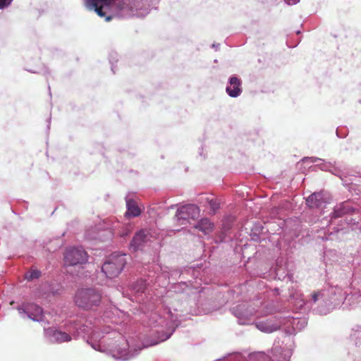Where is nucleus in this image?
Returning <instances> with one entry per match:
<instances>
[{"mask_svg":"<svg viewBox=\"0 0 361 361\" xmlns=\"http://www.w3.org/2000/svg\"><path fill=\"white\" fill-rule=\"evenodd\" d=\"M64 259L71 266L83 264L87 261V254L82 247H72L66 250Z\"/></svg>","mask_w":361,"mask_h":361,"instance_id":"nucleus-8","label":"nucleus"},{"mask_svg":"<svg viewBox=\"0 0 361 361\" xmlns=\"http://www.w3.org/2000/svg\"><path fill=\"white\" fill-rule=\"evenodd\" d=\"M233 314L238 318L240 324H247L254 315L252 310H248L244 304L238 305L232 309Z\"/></svg>","mask_w":361,"mask_h":361,"instance_id":"nucleus-10","label":"nucleus"},{"mask_svg":"<svg viewBox=\"0 0 361 361\" xmlns=\"http://www.w3.org/2000/svg\"><path fill=\"white\" fill-rule=\"evenodd\" d=\"M259 356L260 357H264V354H263V353H259Z\"/></svg>","mask_w":361,"mask_h":361,"instance_id":"nucleus-33","label":"nucleus"},{"mask_svg":"<svg viewBox=\"0 0 361 361\" xmlns=\"http://www.w3.org/2000/svg\"><path fill=\"white\" fill-rule=\"evenodd\" d=\"M201 203L205 202L210 208V212L212 214H215L217 210L219 209L220 203L219 200L214 197L204 196L201 197L200 200Z\"/></svg>","mask_w":361,"mask_h":361,"instance_id":"nucleus-21","label":"nucleus"},{"mask_svg":"<svg viewBox=\"0 0 361 361\" xmlns=\"http://www.w3.org/2000/svg\"><path fill=\"white\" fill-rule=\"evenodd\" d=\"M89 238H96L97 237L96 236H90Z\"/></svg>","mask_w":361,"mask_h":361,"instance_id":"nucleus-35","label":"nucleus"},{"mask_svg":"<svg viewBox=\"0 0 361 361\" xmlns=\"http://www.w3.org/2000/svg\"><path fill=\"white\" fill-rule=\"evenodd\" d=\"M133 195L128 194L126 197L127 211L125 214L128 217H136L140 215L141 209L137 202L133 199Z\"/></svg>","mask_w":361,"mask_h":361,"instance_id":"nucleus-15","label":"nucleus"},{"mask_svg":"<svg viewBox=\"0 0 361 361\" xmlns=\"http://www.w3.org/2000/svg\"><path fill=\"white\" fill-rule=\"evenodd\" d=\"M289 291V300L297 309H312L321 315L326 314L334 308L344 305L346 295V291L339 286H330L314 291L308 300L304 299L302 293L297 288L293 287Z\"/></svg>","mask_w":361,"mask_h":361,"instance_id":"nucleus-2","label":"nucleus"},{"mask_svg":"<svg viewBox=\"0 0 361 361\" xmlns=\"http://www.w3.org/2000/svg\"><path fill=\"white\" fill-rule=\"evenodd\" d=\"M226 92L232 98L239 97L243 92L241 80L235 75H231L228 79Z\"/></svg>","mask_w":361,"mask_h":361,"instance_id":"nucleus-11","label":"nucleus"},{"mask_svg":"<svg viewBox=\"0 0 361 361\" xmlns=\"http://www.w3.org/2000/svg\"><path fill=\"white\" fill-rule=\"evenodd\" d=\"M274 291H275L277 294H279V288H275V289H274Z\"/></svg>","mask_w":361,"mask_h":361,"instance_id":"nucleus-31","label":"nucleus"},{"mask_svg":"<svg viewBox=\"0 0 361 361\" xmlns=\"http://www.w3.org/2000/svg\"><path fill=\"white\" fill-rule=\"evenodd\" d=\"M146 289L145 281L140 279L132 284L131 291L132 294L134 295L136 301H139V297L145 292Z\"/></svg>","mask_w":361,"mask_h":361,"instance_id":"nucleus-19","label":"nucleus"},{"mask_svg":"<svg viewBox=\"0 0 361 361\" xmlns=\"http://www.w3.org/2000/svg\"><path fill=\"white\" fill-rule=\"evenodd\" d=\"M320 166V164H319ZM327 165L326 164H321V169L322 170H327Z\"/></svg>","mask_w":361,"mask_h":361,"instance_id":"nucleus-30","label":"nucleus"},{"mask_svg":"<svg viewBox=\"0 0 361 361\" xmlns=\"http://www.w3.org/2000/svg\"><path fill=\"white\" fill-rule=\"evenodd\" d=\"M195 227L199 229L204 235H208L212 232L214 229V224L209 219L203 218L198 221Z\"/></svg>","mask_w":361,"mask_h":361,"instance_id":"nucleus-20","label":"nucleus"},{"mask_svg":"<svg viewBox=\"0 0 361 361\" xmlns=\"http://www.w3.org/2000/svg\"><path fill=\"white\" fill-rule=\"evenodd\" d=\"M130 232V228L129 227H126L125 230L121 233L122 237L126 236Z\"/></svg>","mask_w":361,"mask_h":361,"instance_id":"nucleus-27","label":"nucleus"},{"mask_svg":"<svg viewBox=\"0 0 361 361\" xmlns=\"http://www.w3.org/2000/svg\"><path fill=\"white\" fill-rule=\"evenodd\" d=\"M306 202L310 207L320 208L325 201L322 192H314L306 199Z\"/></svg>","mask_w":361,"mask_h":361,"instance_id":"nucleus-18","label":"nucleus"},{"mask_svg":"<svg viewBox=\"0 0 361 361\" xmlns=\"http://www.w3.org/2000/svg\"><path fill=\"white\" fill-rule=\"evenodd\" d=\"M272 355L270 357L271 361H289L292 355V349L282 350L279 345L274 344L271 350Z\"/></svg>","mask_w":361,"mask_h":361,"instance_id":"nucleus-13","label":"nucleus"},{"mask_svg":"<svg viewBox=\"0 0 361 361\" xmlns=\"http://www.w3.org/2000/svg\"><path fill=\"white\" fill-rule=\"evenodd\" d=\"M263 309L259 312V316H263L274 312L273 308H269L267 305H264Z\"/></svg>","mask_w":361,"mask_h":361,"instance_id":"nucleus-25","label":"nucleus"},{"mask_svg":"<svg viewBox=\"0 0 361 361\" xmlns=\"http://www.w3.org/2000/svg\"><path fill=\"white\" fill-rule=\"evenodd\" d=\"M149 241L148 232L146 230H140L135 233L131 243L130 247L134 250L141 249Z\"/></svg>","mask_w":361,"mask_h":361,"instance_id":"nucleus-14","label":"nucleus"},{"mask_svg":"<svg viewBox=\"0 0 361 361\" xmlns=\"http://www.w3.org/2000/svg\"><path fill=\"white\" fill-rule=\"evenodd\" d=\"M66 331L56 327L44 329L45 337L51 343L71 341V334L86 338L95 350L111 355L116 360L126 361L138 355L142 348L134 347L110 326H102L101 321L92 318L71 319L66 324Z\"/></svg>","mask_w":361,"mask_h":361,"instance_id":"nucleus-1","label":"nucleus"},{"mask_svg":"<svg viewBox=\"0 0 361 361\" xmlns=\"http://www.w3.org/2000/svg\"><path fill=\"white\" fill-rule=\"evenodd\" d=\"M175 207V205H171L169 208L170 209H173Z\"/></svg>","mask_w":361,"mask_h":361,"instance_id":"nucleus-34","label":"nucleus"},{"mask_svg":"<svg viewBox=\"0 0 361 361\" xmlns=\"http://www.w3.org/2000/svg\"><path fill=\"white\" fill-rule=\"evenodd\" d=\"M286 1L288 5H294L298 4L300 0H286Z\"/></svg>","mask_w":361,"mask_h":361,"instance_id":"nucleus-28","label":"nucleus"},{"mask_svg":"<svg viewBox=\"0 0 361 361\" xmlns=\"http://www.w3.org/2000/svg\"><path fill=\"white\" fill-rule=\"evenodd\" d=\"M350 338L355 345L361 344V325H357L352 329Z\"/></svg>","mask_w":361,"mask_h":361,"instance_id":"nucleus-22","label":"nucleus"},{"mask_svg":"<svg viewBox=\"0 0 361 361\" xmlns=\"http://www.w3.org/2000/svg\"><path fill=\"white\" fill-rule=\"evenodd\" d=\"M200 208L193 204H188L179 207L177 209L175 219L180 224L184 225L189 222L190 219L195 220L200 216Z\"/></svg>","mask_w":361,"mask_h":361,"instance_id":"nucleus-6","label":"nucleus"},{"mask_svg":"<svg viewBox=\"0 0 361 361\" xmlns=\"http://www.w3.org/2000/svg\"><path fill=\"white\" fill-rule=\"evenodd\" d=\"M353 208L349 202H344L337 204L331 216V221L341 217L343 215L351 213Z\"/></svg>","mask_w":361,"mask_h":361,"instance_id":"nucleus-16","label":"nucleus"},{"mask_svg":"<svg viewBox=\"0 0 361 361\" xmlns=\"http://www.w3.org/2000/svg\"><path fill=\"white\" fill-rule=\"evenodd\" d=\"M126 263V255L114 252L106 258L102 270L106 277L115 278L121 273Z\"/></svg>","mask_w":361,"mask_h":361,"instance_id":"nucleus-5","label":"nucleus"},{"mask_svg":"<svg viewBox=\"0 0 361 361\" xmlns=\"http://www.w3.org/2000/svg\"><path fill=\"white\" fill-rule=\"evenodd\" d=\"M13 0H0V9H4L11 4Z\"/></svg>","mask_w":361,"mask_h":361,"instance_id":"nucleus-26","label":"nucleus"},{"mask_svg":"<svg viewBox=\"0 0 361 361\" xmlns=\"http://www.w3.org/2000/svg\"><path fill=\"white\" fill-rule=\"evenodd\" d=\"M174 331H175V328L173 327L172 329L169 332H167L166 334H161V336H159L158 337V341L151 343L150 345H154L160 342H163V341H165L166 340L169 339L171 337V336L173 334Z\"/></svg>","mask_w":361,"mask_h":361,"instance_id":"nucleus-23","label":"nucleus"},{"mask_svg":"<svg viewBox=\"0 0 361 361\" xmlns=\"http://www.w3.org/2000/svg\"><path fill=\"white\" fill-rule=\"evenodd\" d=\"M101 300L99 291L92 288L78 290L74 298L75 305L85 310H91L98 307Z\"/></svg>","mask_w":361,"mask_h":361,"instance_id":"nucleus-4","label":"nucleus"},{"mask_svg":"<svg viewBox=\"0 0 361 361\" xmlns=\"http://www.w3.org/2000/svg\"><path fill=\"white\" fill-rule=\"evenodd\" d=\"M308 159H310L312 163H315L317 161H322V159H319L317 157H310V158H308Z\"/></svg>","mask_w":361,"mask_h":361,"instance_id":"nucleus-29","label":"nucleus"},{"mask_svg":"<svg viewBox=\"0 0 361 361\" xmlns=\"http://www.w3.org/2000/svg\"><path fill=\"white\" fill-rule=\"evenodd\" d=\"M41 275V272L37 269H32L25 274V279L30 281L38 279Z\"/></svg>","mask_w":361,"mask_h":361,"instance_id":"nucleus-24","label":"nucleus"},{"mask_svg":"<svg viewBox=\"0 0 361 361\" xmlns=\"http://www.w3.org/2000/svg\"><path fill=\"white\" fill-rule=\"evenodd\" d=\"M219 44H217L216 46V44H212V47H214V48H216V49L218 48V47H219Z\"/></svg>","mask_w":361,"mask_h":361,"instance_id":"nucleus-32","label":"nucleus"},{"mask_svg":"<svg viewBox=\"0 0 361 361\" xmlns=\"http://www.w3.org/2000/svg\"><path fill=\"white\" fill-rule=\"evenodd\" d=\"M87 9L109 21L113 17H145L149 12L146 4L137 0H83Z\"/></svg>","mask_w":361,"mask_h":361,"instance_id":"nucleus-3","label":"nucleus"},{"mask_svg":"<svg viewBox=\"0 0 361 361\" xmlns=\"http://www.w3.org/2000/svg\"><path fill=\"white\" fill-rule=\"evenodd\" d=\"M361 307V293L355 291L350 294H347L345 298L344 308H355Z\"/></svg>","mask_w":361,"mask_h":361,"instance_id":"nucleus-17","label":"nucleus"},{"mask_svg":"<svg viewBox=\"0 0 361 361\" xmlns=\"http://www.w3.org/2000/svg\"><path fill=\"white\" fill-rule=\"evenodd\" d=\"M282 325L285 326L288 334H295L304 329L307 325L305 319H298L290 317H282Z\"/></svg>","mask_w":361,"mask_h":361,"instance_id":"nucleus-9","label":"nucleus"},{"mask_svg":"<svg viewBox=\"0 0 361 361\" xmlns=\"http://www.w3.org/2000/svg\"><path fill=\"white\" fill-rule=\"evenodd\" d=\"M255 326L261 331L271 333L276 331L281 326H282V317H278L276 319L275 322H273L271 319L258 322L255 324Z\"/></svg>","mask_w":361,"mask_h":361,"instance_id":"nucleus-12","label":"nucleus"},{"mask_svg":"<svg viewBox=\"0 0 361 361\" xmlns=\"http://www.w3.org/2000/svg\"><path fill=\"white\" fill-rule=\"evenodd\" d=\"M19 314L23 318H28L35 322L43 321L44 314L41 307L34 303H23L18 307Z\"/></svg>","mask_w":361,"mask_h":361,"instance_id":"nucleus-7","label":"nucleus"}]
</instances>
